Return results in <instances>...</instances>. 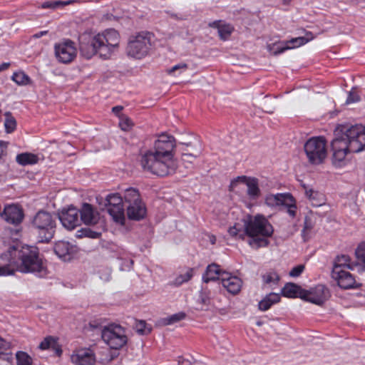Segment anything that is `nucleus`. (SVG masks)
I'll list each match as a JSON object with an SVG mask.
<instances>
[{
  "label": "nucleus",
  "instance_id": "c85d7f7f",
  "mask_svg": "<svg viewBox=\"0 0 365 365\" xmlns=\"http://www.w3.org/2000/svg\"><path fill=\"white\" fill-rule=\"evenodd\" d=\"M290 193L269 194L265 197V204L269 207L283 206Z\"/></svg>",
  "mask_w": 365,
  "mask_h": 365
},
{
  "label": "nucleus",
  "instance_id": "393cba45",
  "mask_svg": "<svg viewBox=\"0 0 365 365\" xmlns=\"http://www.w3.org/2000/svg\"><path fill=\"white\" fill-rule=\"evenodd\" d=\"M356 264L351 262V259L349 255H341L337 256L334 259V266L331 272L354 269Z\"/></svg>",
  "mask_w": 365,
  "mask_h": 365
},
{
  "label": "nucleus",
  "instance_id": "a19ab883",
  "mask_svg": "<svg viewBox=\"0 0 365 365\" xmlns=\"http://www.w3.org/2000/svg\"><path fill=\"white\" fill-rule=\"evenodd\" d=\"M283 206L287 208V212L290 217H294L296 216V200L292 194H289V197H287V200H286L285 204H284Z\"/></svg>",
  "mask_w": 365,
  "mask_h": 365
},
{
  "label": "nucleus",
  "instance_id": "9d476101",
  "mask_svg": "<svg viewBox=\"0 0 365 365\" xmlns=\"http://www.w3.org/2000/svg\"><path fill=\"white\" fill-rule=\"evenodd\" d=\"M54 51L56 59L61 63L68 64L71 63L76 57L77 49L75 43L70 39L56 43Z\"/></svg>",
  "mask_w": 365,
  "mask_h": 365
},
{
  "label": "nucleus",
  "instance_id": "f03ea898",
  "mask_svg": "<svg viewBox=\"0 0 365 365\" xmlns=\"http://www.w3.org/2000/svg\"><path fill=\"white\" fill-rule=\"evenodd\" d=\"M8 255L11 256V263L14 264L17 271L22 273H34L39 277L46 274V267L36 247L13 245L9 247Z\"/></svg>",
  "mask_w": 365,
  "mask_h": 365
},
{
  "label": "nucleus",
  "instance_id": "0eeeda50",
  "mask_svg": "<svg viewBox=\"0 0 365 365\" xmlns=\"http://www.w3.org/2000/svg\"><path fill=\"white\" fill-rule=\"evenodd\" d=\"M103 341L113 349H120L128 342L125 329L120 325L110 324L101 330Z\"/></svg>",
  "mask_w": 365,
  "mask_h": 365
},
{
  "label": "nucleus",
  "instance_id": "79ce46f5",
  "mask_svg": "<svg viewBox=\"0 0 365 365\" xmlns=\"http://www.w3.org/2000/svg\"><path fill=\"white\" fill-rule=\"evenodd\" d=\"M264 284L276 285L279 281V276L276 272H267L262 276Z\"/></svg>",
  "mask_w": 365,
  "mask_h": 365
},
{
  "label": "nucleus",
  "instance_id": "09e8293b",
  "mask_svg": "<svg viewBox=\"0 0 365 365\" xmlns=\"http://www.w3.org/2000/svg\"><path fill=\"white\" fill-rule=\"evenodd\" d=\"M361 97L356 92L355 88H352L351 90L348 93V96L346 100V104H351L359 102Z\"/></svg>",
  "mask_w": 365,
  "mask_h": 365
},
{
  "label": "nucleus",
  "instance_id": "5fc2aeb1",
  "mask_svg": "<svg viewBox=\"0 0 365 365\" xmlns=\"http://www.w3.org/2000/svg\"><path fill=\"white\" fill-rule=\"evenodd\" d=\"M304 265L299 264L296 267H294L289 272V276L292 277H299L304 271Z\"/></svg>",
  "mask_w": 365,
  "mask_h": 365
},
{
  "label": "nucleus",
  "instance_id": "6e6d98bb",
  "mask_svg": "<svg viewBox=\"0 0 365 365\" xmlns=\"http://www.w3.org/2000/svg\"><path fill=\"white\" fill-rule=\"evenodd\" d=\"M179 145L180 146V145ZM181 145L185 146V149H183V148L181 149L182 153H192L195 151V148H198V146L201 145V144L200 143V142H197V143L195 145H192L191 143H182Z\"/></svg>",
  "mask_w": 365,
  "mask_h": 365
},
{
  "label": "nucleus",
  "instance_id": "f257e3e1",
  "mask_svg": "<svg viewBox=\"0 0 365 365\" xmlns=\"http://www.w3.org/2000/svg\"><path fill=\"white\" fill-rule=\"evenodd\" d=\"M274 232L269 220L262 215H247L240 222H235L228 229L230 235L235 240H245L249 237L248 245L255 250L269 245L267 240Z\"/></svg>",
  "mask_w": 365,
  "mask_h": 365
},
{
  "label": "nucleus",
  "instance_id": "6ab92c4d",
  "mask_svg": "<svg viewBox=\"0 0 365 365\" xmlns=\"http://www.w3.org/2000/svg\"><path fill=\"white\" fill-rule=\"evenodd\" d=\"M329 295V289L323 284H318L305 295L300 297L309 302L321 305L328 299Z\"/></svg>",
  "mask_w": 365,
  "mask_h": 365
},
{
  "label": "nucleus",
  "instance_id": "c9c22d12",
  "mask_svg": "<svg viewBox=\"0 0 365 365\" xmlns=\"http://www.w3.org/2000/svg\"><path fill=\"white\" fill-rule=\"evenodd\" d=\"M11 80L19 86H26L31 83L30 77L22 71L14 72Z\"/></svg>",
  "mask_w": 365,
  "mask_h": 365
},
{
  "label": "nucleus",
  "instance_id": "13d9d810",
  "mask_svg": "<svg viewBox=\"0 0 365 365\" xmlns=\"http://www.w3.org/2000/svg\"><path fill=\"white\" fill-rule=\"evenodd\" d=\"M8 143L5 141L0 140V158L5 153Z\"/></svg>",
  "mask_w": 365,
  "mask_h": 365
},
{
  "label": "nucleus",
  "instance_id": "72a5a7b5",
  "mask_svg": "<svg viewBox=\"0 0 365 365\" xmlns=\"http://www.w3.org/2000/svg\"><path fill=\"white\" fill-rule=\"evenodd\" d=\"M313 38L312 34L309 32L307 33L306 36L292 38V39L285 41V44L288 45L289 49L295 48L306 44L307 42L312 40Z\"/></svg>",
  "mask_w": 365,
  "mask_h": 365
},
{
  "label": "nucleus",
  "instance_id": "6e6552de",
  "mask_svg": "<svg viewBox=\"0 0 365 365\" xmlns=\"http://www.w3.org/2000/svg\"><path fill=\"white\" fill-rule=\"evenodd\" d=\"M304 149L309 162L319 165L327 157V142L325 138H309L304 145Z\"/></svg>",
  "mask_w": 365,
  "mask_h": 365
},
{
  "label": "nucleus",
  "instance_id": "ddd939ff",
  "mask_svg": "<svg viewBox=\"0 0 365 365\" xmlns=\"http://www.w3.org/2000/svg\"><path fill=\"white\" fill-rule=\"evenodd\" d=\"M344 138H333L331 141V147L333 155L331 162L333 165L336 168L344 167L349 162L346 158L348 151L342 145V140Z\"/></svg>",
  "mask_w": 365,
  "mask_h": 365
},
{
  "label": "nucleus",
  "instance_id": "2f4dec72",
  "mask_svg": "<svg viewBox=\"0 0 365 365\" xmlns=\"http://www.w3.org/2000/svg\"><path fill=\"white\" fill-rule=\"evenodd\" d=\"M303 290L301 287L292 282L286 283L282 289V295L288 298H296Z\"/></svg>",
  "mask_w": 365,
  "mask_h": 365
},
{
  "label": "nucleus",
  "instance_id": "052dcab7",
  "mask_svg": "<svg viewBox=\"0 0 365 365\" xmlns=\"http://www.w3.org/2000/svg\"><path fill=\"white\" fill-rule=\"evenodd\" d=\"M221 22H222L221 20H216L212 22H210L208 26H209V27L215 28V29H218V28H220L222 26Z\"/></svg>",
  "mask_w": 365,
  "mask_h": 365
},
{
  "label": "nucleus",
  "instance_id": "473e14b6",
  "mask_svg": "<svg viewBox=\"0 0 365 365\" xmlns=\"http://www.w3.org/2000/svg\"><path fill=\"white\" fill-rule=\"evenodd\" d=\"M16 161L22 166L34 165L38 163V158L36 155L31 153H22L16 157Z\"/></svg>",
  "mask_w": 365,
  "mask_h": 365
},
{
  "label": "nucleus",
  "instance_id": "37998d69",
  "mask_svg": "<svg viewBox=\"0 0 365 365\" xmlns=\"http://www.w3.org/2000/svg\"><path fill=\"white\" fill-rule=\"evenodd\" d=\"M16 359L17 365H32L31 357L25 351H17Z\"/></svg>",
  "mask_w": 365,
  "mask_h": 365
},
{
  "label": "nucleus",
  "instance_id": "a878e982",
  "mask_svg": "<svg viewBox=\"0 0 365 365\" xmlns=\"http://www.w3.org/2000/svg\"><path fill=\"white\" fill-rule=\"evenodd\" d=\"M38 348L41 350H51L56 356H60L62 354V349L58 344L57 339L51 336H46L39 344Z\"/></svg>",
  "mask_w": 365,
  "mask_h": 365
},
{
  "label": "nucleus",
  "instance_id": "bf43d9fd",
  "mask_svg": "<svg viewBox=\"0 0 365 365\" xmlns=\"http://www.w3.org/2000/svg\"><path fill=\"white\" fill-rule=\"evenodd\" d=\"M306 196L309 197L310 200H314L316 195H317V192L314 191L312 189L306 190L305 192Z\"/></svg>",
  "mask_w": 365,
  "mask_h": 365
},
{
  "label": "nucleus",
  "instance_id": "423d86ee",
  "mask_svg": "<svg viewBox=\"0 0 365 365\" xmlns=\"http://www.w3.org/2000/svg\"><path fill=\"white\" fill-rule=\"evenodd\" d=\"M124 202L127 205V215L130 220L139 221L145 218L147 209L136 189L130 187L125 190Z\"/></svg>",
  "mask_w": 365,
  "mask_h": 365
},
{
  "label": "nucleus",
  "instance_id": "864d4df0",
  "mask_svg": "<svg viewBox=\"0 0 365 365\" xmlns=\"http://www.w3.org/2000/svg\"><path fill=\"white\" fill-rule=\"evenodd\" d=\"M136 331L140 334H147L150 332V329L147 328V324L145 321L140 320L135 324Z\"/></svg>",
  "mask_w": 365,
  "mask_h": 365
},
{
  "label": "nucleus",
  "instance_id": "de8ad7c7",
  "mask_svg": "<svg viewBox=\"0 0 365 365\" xmlns=\"http://www.w3.org/2000/svg\"><path fill=\"white\" fill-rule=\"evenodd\" d=\"M202 146L199 145L198 148H195L192 153H182V160L192 163L193 160H195L201 153Z\"/></svg>",
  "mask_w": 365,
  "mask_h": 365
},
{
  "label": "nucleus",
  "instance_id": "c03bdc74",
  "mask_svg": "<svg viewBox=\"0 0 365 365\" xmlns=\"http://www.w3.org/2000/svg\"><path fill=\"white\" fill-rule=\"evenodd\" d=\"M71 1H45L42 3L41 8L56 9L60 7H63L70 4Z\"/></svg>",
  "mask_w": 365,
  "mask_h": 365
},
{
  "label": "nucleus",
  "instance_id": "f8f14e48",
  "mask_svg": "<svg viewBox=\"0 0 365 365\" xmlns=\"http://www.w3.org/2000/svg\"><path fill=\"white\" fill-rule=\"evenodd\" d=\"M179 146L176 144L175 138L158 139L155 142L154 148L151 150L155 154L163 155L164 158L175 160L174 156Z\"/></svg>",
  "mask_w": 365,
  "mask_h": 365
},
{
  "label": "nucleus",
  "instance_id": "9b49d317",
  "mask_svg": "<svg viewBox=\"0 0 365 365\" xmlns=\"http://www.w3.org/2000/svg\"><path fill=\"white\" fill-rule=\"evenodd\" d=\"M107 211L114 221L119 222L125 219L124 205L122 197L118 193H112L106 197Z\"/></svg>",
  "mask_w": 365,
  "mask_h": 365
},
{
  "label": "nucleus",
  "instance_id": "f3484780",
  "mask_svg": "<svg viewBox=\"0 0 365 365\" xmlns=\"http://www.w3.org/2000/svg\"><path fill=\"white\" fill-rule=\"evenodd\" d=\"M96 35L93 38L84 37L79 40V50L81 55L87 59H90L95 54L101 56V46L96 42Z\"/></svg>",
  "mask_w": 365,
  "mask_h": 365
},
{
  "label": "nucleus",
  "instance_id": "bb28decb",
  "mask_svg": "<svg viewBox=\"0 0 365 365\" xmlns=\"http://www.w3.org/2000/svg\"><path fill=\"white\" fill-rule=\"evenodd\" d=\"M222 272L220 269V266L215 263L209 264L205 273L202 274V281L205 283H208L211 281H216L219 279V277H222Z\"/></svg>",
  "mask_w": 365,
  "mask_h": 365
},
{
  "label": "nucleus",
  "instance_id": "412c9836",
  "mask_svg": "<svg viewBox=\"0 0 365 365\" xmlns=\"http://www.w3.org/2000/svg\"><path fill=\"white\" fill-rule=\"evenodd\" d=\"M55 254L63 261H69L77 252V247L69 242L61 240L55 243L53 247Z\"/></svg>",
  "mask_w": 365,
  "mask_h": 365
},
{
  "label": "nucleus",
  "instance_id": "f704fd0d",
  "mask_svg": "<svg viewBox=\"0 0 365 365\" xmlns=\"http://www.w3.org/2000/svg\"><path fill=\"white\" fill-rule=\"evenodd\" d=\"M198 309L207 310L210 304V292L207 289H202L196 301Z\"/></svg>",
  "mask_w": 365,
  "mask_h": 365
},
{
  "label": "nucleus",
  "instance_id": "ea45409f",
  "mask_svg": "<svg viewBox=\"0 0 365 365\" xmlns=\"http://www.w3.org/2000/svg\"><path fill=\"white\" fill-rule=\"evenodd\" d=\"M185 317L186 314L183 312H180L163 319L162 321L164 325H170L185 319Z\"/></svg>",
  "mask_w": 365,
  "mask_h": 365
},
{
  "label": "nucleus",
  "instance_id": "b1692460",
  "mask_svg": "<svg viewBox=\"0 0 365 365\" xmlns=\"http://www.w3.org/2000/svg\"><path fill=\"white\" fill-rule=\"evenodd\" d=\"M221 281L222 286L228 292L232 294H237L241 289L242 284L241 279L236 276H232L228 272H222Z\"/></svg>",
  "mask_w": 365,
  "mask_h": 365
},
{
  "label": "nucleus",
  "instance_id": "4be33fe9",
  "mask_svg": "<svg viewBox=\"0 0 365 365\" xmlns=\"http://www.w3.org/2000/svg\"><path fill=\"white\" fill-rule=\"evenodd\" d=\"M71 360L75 365H93L96 357L89 349H82L74 351L71 356Z\"/></svg>",
  "mask_w": 365,
  "mask_h": 365
},
{
  "label": "nucleus",
  "instance_id": "7ed1b4c3",
  "mask_svg": "<svg viewBox=\"0 0 365 365\" xmlns=\"http://www.w3.org/2000/svg\"><path fill=\"white\" fill-rule=\"evenodd\" d=\"M140 165L144 171L159 177L169 175L175 173L177 168L175 160L164 158L150 150L142 154Z\"/></svg>",
  "mask_w": 365,
  "mask_h": 365
},
{
  "label": "nucleus",
  "instance_id": "5701e85b",
  "mask_svg": "<svg viewBox=\"0 0 365 365\" xmlns=\"http://www.w3.org/2000/svg\"><path fill=\"white\" fill-rule=\"evenodd\" d=\"M78 210L81 222L85 225H96L98 222L99 213L92 205L83 202Z\"/></svg>",
  "mask_w": 365,
  "mask_h": 365
},
{
  "label": "nucleus",
  "instance_id": "0e129e2a",
  "mask_svg": "<svg viewBox=\"0 0 365 365\" xmlns=\"http://www.w3.org/2000/svg\"><path fill=\"white\" fill-rule=\"evenodd\" d=\"M48 33V31H39L34 35V38H38L43 36V35H46Z\"/></svg>",
  "mask_w": 365,
  "mask_h": 365
},
{
  "label": "nucleus",
  "instance_id": "680f3d73",
  "mask_svg": "<svg viewBox=\"0 0 365 365\" xmlns=\"http://www.w3.org/2000/svg\"><path fill=\"white\" fill-rule=\"evenodd\" d=\"M310 229V227L307 225V223H304V226L303 230H302V236L304 239V241H307L308 239V237L307 236V230Z\"/></svg>",
  "mask_w": 365,
  "mask_h": 365
},
{
  "label": "nucleus",
  "instance_id": "a18cd8bd",
  "mask_svg": "<svg viewBox=\"0 0 365 365\" xmlns=\"http://www.w3.org/2000/svg\"><path fill=\"white\" fill-rule=\"evenodd\" d=\"M192 276H193V269L189 268L186 271L185 273L180 274L179 276H178L175 278V279L174 281V284L176 286H180V285L182 284L183 283H185V282H187L188 281H190L192 279Z\"/></svg>",
  "mask_w": 365,
  "mask_h": 365
},
{
  "label": "nucleus",
  "instance_id": "a211bd4d",
  "mask_svg": "<svg viewBox=\"0 0 365 365\" xmlns=\"http://www.w3.org/2000/svg\"><path fill=\"white\" fill-rule=\"evenodd\" d=\"M331 277L336 281L337 284L344 289H349L359 287L354 277L346 270L331 272Z\"/></svg>",
  "mask_w": 365,
  "mask_h": 365
},
{
  "label": "nucleus",
  "instance_id": "2eb2a0df",
  "mask_svg": "<svg viewBox=\"0 0 365 365\" xmlns=\"http://www.w3.org/2000/svg\"><path fill=\"white\" fill-rule=\"evenodd\" d=\"M335 137H360L365 135V124H339L334 129Z\"/></svg>",
  "mask_w": 365,
  "mask_h": 365
},
{
  "label": "nucleus",
  "instance_id": "aec40b11",
  "mask_svg": "<svg viewBox=\"0 0 365 365\" xmlns=\"http://www.w3.org/2000/svg\"><path fill=\"white\" fill-rule=\"evenodd\" d=\"M242 182L246 184L247 187V193L252 199L257 198L260 195V190L259 188L258 179L256 178H247L245 175L238 176L231 181L230 187H234L238 182Z\"/></svg>",
  "mask_w": 365,
  "mask_h": 365
},
{
  "label": "nucleus",
  "instance_id": "603ef678",
  "mask_svg": "<svg viewBox=\"0 0 365 365\" xmlns=\"http://www.w3.org/2000/svg\"><path fill=\"white\" fill-rule=\"evenodd\" d=\"M288 49H289V48L287 44H285V41L279 42L277 43L273 44L272 46V53L274 55L282 53Z\"/></svg>",
  "mask_w": 365,
  "mask_h": 365
},
{
  "label": "nucleus",
  "instance_id": "7c9ffc66",
  "mask_svg": "<svg viewBox=\"0 0 365 365\" xmlns=\"http://www.w3.org/2000/svg\"><path fill=\"white\" fill-rule=\"evenodd\" d=\"M342 145L348 153H359L365 150V143L359 141V138H345L342 140Z\"/></svg>",
  "mask_w": 365,
  "mask_h": 365
},
{
  "label": "nucleus",
  "instance_id": "1a4fd4ad",
  "mask_svg": "<svg viewBox=\"0 0 365 365\" xmlns=\"http://www.w3.org/2000/svg\"><path fill=\"white\" fill-rule=\"evenodd\" d=\"M96 42L101 46V57L107 59L114 48H118L120 42L119 33L113 29H108L103 34L96 35Z\"/></svg>",
  "mask_w": 365,
  "mask_h": 365
},
{
  "label": "nucleus",
  "instance_id": "39448f33",
  "mask_svg": "<svg viewBox=\"0 0 365 365\" xmlns=\"http://www.w3.org/2000/svg\"><path fill=\"white\" fill-rule=\"evenodd\" d=\"M153 34L149 31H140L130 36L126 47L128 56L136 59H142L149 54L152 48Z\"/></svg>",
  "mask_w": 365,
  "mask_h": 365
},
{
  "label": "nucleus",
  "instance_id": "20e7f679",
  "mask_svg": "<svg viewBox=\"0 0 365 365\" xmlns=\"http://www.w3.org/2000/svg\"><path fill=\"white\" fill-rule=\"evenodd\" d=\"M56 216L49 212L39 210L31 220V228L41 243H48L56 231Z\"/></svg>",
  "mask_w": 365,
  "mask_h": 365
},
{
  "label": "nucleus",
  "instance_id": "69168bd1",
  "mask_svg": "<svg viewBox=\"0 0 365 365\" xmlns=\"http://www.w3.org/2000/svg\"><path fill=\"white\" fill-rule=\"evenodd\" d=\"M156 137H167V138H169V137H173V136L171 135H170V134H168L165 132H162L160 134L157 135Z\"/></svg>",
  "mask_w": 365,
  "mask_h": 365
},
{
  "label": "nucleus",
  "instance_id": "8fccbe9b",
  "mask_svg": "<svg viewBox=\"0 0 365 365\" xmlns=\"http://www.w3.org/2000/svg\"><path fill=\"white\" fill-rule=\"evenodd\" d=\"M359 263L365 266V243L359 245L355 252Z\"/></svg>",
  "mask_w": 365,
  "mask_h": 365
},
{
  "label": "nucleus",
  "instance_id": "774afa93",
  "mask_svg": "<svg viewBox=\"0 0 365 365\" xmlns=\"http://www.w3.org/2000/svg\"><path fill=\"white\" fill-rule=\"evenodd\" d=\"M133 264V261L132 259H130L128 261V264L127 265L128 269H130Z\"/></svg>",
  "mask_w": 365,
  "mask_h": 365
},
{
  "label": "nucleus",
  "instance_id": "58836bf2",
  "mask_svg": "<svg viewBox=\"0 0 365 365\" xmlns=\"http://www.w3.org/2000/svg\"><path fill=\"white\" fill-rule=\"evenodd\" d=\"M101 235V232L93 231L91 228H81L76 232V236L78 238L89 237L91 239H97Z\"/></svg>",
  "mask_w": 365,
  "mask_h": 365
},
{
  "label": "nucleus",
  "instance_id": "4468645a",
  "mask_svg": "<svg viewBox=\"0 0 365 365\" xmlns=\"http://www.w3.org/2000/svg\"><path fill=\"white\" fill-rule=\"evenodd\" d=\"M62 225L67 230H72L81 225L79 210L73 206L63 210L58 215Z\"/></svg>",
  "mask_w": 365,
  "mask_h": 365
},
{
  "label": "nucleus",
  "instance_id": "e2e57ef3",
  "mask_svg": "<svg viewBox=\"0 0 365 365\" xmlns=\"http://www.w3.org/2000/svg\"><path fill=\"white\" fill-rule=\"evenodd\" d=\"M10 65V63H2L0 64V72L7 70Z\"/></svg>",
  "mask_w": 365,
  "mask_h": 365
},
{
  "label": "nucleus",
  "instance_id": "c756f323",
  "mask_svg": "<svg viewBox=\"0 0 365 365\" xmlns=\"http://www.w3.org/2000/svg\"><path fill=\"white\" fill-rule=\"evenodd\" d=\"M7 255H9V249L0 255V259L7 262L6 264L0 265V277L12 275L17 271L14 264L11 263V256Z\"/></svg>",
  "mask_w": 365,
  "mask_h": 365
},
{
  "label": "nucleus",
  "instance_id": "4c0bfd02",
  "mask_svg": "<svg viewBox=\"0 0 365 365\" xmlns=\"http://www.w3.org/2000/svg\"><path fill=\"white\" fill-rule=\"evenodd\" d=\"M5 115V122L4 127L6 132L7 133H11L16 128V120L14 117L12 115L11 113L7 111L4 114Z\"/></svg>",
  "mask_w": 365,
  "mask_h": 365
},
{
  "label": "nucleus",
  "instance_id": "338daca9",
  "mask_svg": "<svg viewBox=\"0 0 365 365\" xmlns=\"http://www.w3.org/2000/svg\"><path fill=\"white\" fill-rule=\"evenodd\" d=\"M5 345V341L0 336V349Z\"/></svg>",
  "mask_w": 365,
  "mask_h": 365
},
{
  "label": "nucleus",
  "instance_id": "3c124183",
  "mask_svg": "<svg viewBox=\"0 0 365 365\" xmlns=\"http://www.w3.org/2000/svg\"><path fill=\"white\" fill-rule=\"evenodd\" d=\"M188 68V65L184 62L179 63L170 68L167 70V73L169 75H175V71H178L181 73L183 71H185Z\"/></svg>",
  "mask_w": 365,
  "mask_h": 365
},
{
  "label": "nucleus",
  "instance_id": "e433bc0d",
  "mask_svg": "<svg viewBox=\"0 0 365 365\" xmlns=\"http://www.w3.org/2000/svg\"><path fill=\"white\" fill-rule=\"evenodd\" d=\"M235 28L230 24H224L220 28H218L219 38L222 41H227L232 34L233 33Z\"/></svg>",
  "mask_w": 365,
  "mask_h": 365
},
{
  "label": "nucleus",
  "instance_id": "dca6fc26",
  "mask_svg": "<svg viewBox=\"0 0 365 365\" xmlns=\"http://www.w3.org/2000/svg\"><path fill=\"white\" fill-rule=\"evenodd\" d=\"M0 216L7 223L18 225L23 221L24 215L21 208L12 204L6 205Z\"/></svg>",
  "mask_w": 365,
  "mask_h": 365
},
{
  "label": "nucleus",
  "instance_id": "4d7b16f0",
  "mask_svg": "<svg viewBox=\"0 0 365 365\" xmlns=\"http://www.w3.org/2000/svg\"><path fill=\"white\" fill-rule=\"evenodd\" d=\"M123 107L122 106H116L112 108V112L120 118V115H124L123 113H121V111L123 110Z\"/></svg>",
  "mask_w": 365,
  "mask_h": 365
},
{
  "label": "nucleus",
  "instance_id": "cd10ccee",
  "mask_svg": "<svg viewBox=\"0 0 365 365\" xmlns=\"http://www.w3.org/2000/svg\"><path fill=\"white\" fill-rule=\"evenodd\" d=\"M281 296L279 294L271 292L259 302L258 308L260 311L265 312L272 306L280 302Z\"/></svg>",
  "mask_w": 365,
  "mask_h": 365
},
{
  "label": "nucleus",
  "instance_id": "49530a36",
  "mask_svg": "<svg viewBox=\"0 0 365 365\" xmlns=\"http://www.w3.org/2000/svg\"><path fill=\"white\" fill-rule=\"evenodd\" d=\"M119 127L124 131H128L132 129L134 123L130 118L126 115H120L118 123Z\"/></svg>",
  "mask_w": 365,
  "mask_h": 365
}]
</instances>
